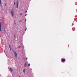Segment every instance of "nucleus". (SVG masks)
I'll return each instance as SVG.
<instances>
[{"label": "nucleus", "mask_w": 77, "mask_h": 77, "mask_svg": "<svg viewBox=\"0 0 77 77\" xmlns=\"http://www.w3.org/2000/svg\"><path fill=\"white\" fill-rule=\"evenodd\" d=\"M11 13L12 14V16L13 17H14V9H12L11 11Z\"/></svg>", "instance_id": "nucleus-1"}, {"label": "nucleus", "mask_w": 77, "mask_h": 77, "mask_svg": "<svg viewBox=\"0 0 77 77\" xmlns=\"http://www.w3.org/2000/svg\"><path fill=\"white\" fill-rule=\"evenodd\" d=\"M19 3V2H18V1L17 0V8H18V4Z\"/></svg>", "instance_id": "nucleus-2"}, {"label": "nucleus", "mask_w": 77, "mask_h": 77, "mask_svg": "<svg viewBox=\"0 0 77 77\" xmlns=\"http://www.w3.org/2000/svg\"><path fill=\"white\" fill-rule=\"evenodd\" d=\"M13 52L15 54V57H17V53L16 52H15V51H13Z\"/></svg>", "instance_id": "nucleus-3"}, {"label": "nucleus", "mask_w": 77, "mask_h": 77, "mask_svg": "<svg viewBox=\"0 0 77 77\" xmlns=\"http://www.w3.org/2000/svg\"><path fill=\"white\" fill-rule=\"evenodd\" d=\"M2 30V23L0 22V31Z\"/></svg>", "instance_id": "nucleus-4"}, {"label": "nucleus", "mask_w": 77, "mask_h": 77, "mask_svg": "<svg viewBox=\"0 0 77 77\" xmlns=\"http://www.w3.org/2000/svg\"><path fill=\"white\" fill-rule=\"evenodd\" d=\"M10 71H11V72H12V71H13V70H12V68H10Z\"/></svg>", "instance_id": "nucleus-5"}, {"label": "nucleus", "mask_w": 77, "mask_h": 77, "mask_svg": "<svg viewBox=\"0 0 77 77\" xmlns=\"http://www.w3.org/2000/svg\"><path fill=\"white\" fill-rule=\"evenodd\" d=\"M23 72H24V73H25L26 72V69H24L23 70Z\"/></svg>", "instance_id": "nucleus-6"}, {"label": "nucleus", "mask_w": 77, "mask_h": 77, "mask_svg": "<svg viewBox=\"0 0 77 77\" xmlns=\"http://www.w3.org/2000/svg\"><path fill=\"white\" fill-rule=\"evenodd\" d=\"M27 66V64H26V63H25V67H26Z\"/></svg>", "instance_id": "nucleus-7"}, {"label": "nucleus", "mask_w": 77, "mask_h": 77, "mask_svg": "<svg viewBox=\"0 0 77 77\" xmlns=\"http://www.w3.org/2000/svg\"><path fill=\"white\" fill-rule=\"evenodd\" d=\"M1 2H2L1 0H0V5L1 6H2V5H1Z\"/></svg>", "instance_id": "nucleus-8"}, {"label": "nucleus", "mask_w": 77, "mask_h": 77, "mask_svg": "<svg viewBox=\"0 0 77 77\" xmlns=\"http://www.w3.org/2000/svg\"><path fill=\"white\" fill-rule=\"evenodd\" d=\"M65 60V59H63V60H61V61H62V62H63V61H64V60Z\"/></svg>", "instance_id": "nucleus-9"}, {"label": "nucleus", "mask_w": 77, "mask_h": 77, "mask_svg": "<svg viewBox=\"0 0 77 77\" xmlns=\"http://www.w3.org/2000/svg\"><path fill=\"white\" fill-rule=\"evenodd\" d=\"M9 48H10V50L11 51V45H9Z\"/></svg>", "instance_id": "nucleus-10"}, {"label": "nucleus", "mask_w": 77, "mask_h": 77, "mask_svg": "<svg viewBox=\"0 0 77 77\" xmlns=\"http://www.w3.org/2000/svg\"><path fill=\"white\" fill-rule=\"evenodd\" d=\"M14 24H16V22H15V21H14Z\"/></svg>", "instance_id": "nucleus-11"}, {"label": "nucleus", "mask_w": 77, "mask_h": 77, "mask_svg": "<svg viewBox=\"0 0 77 77\" xmlns=\"http://www.w3.org/2000/svg\"><path fill=\"white\" fill-rule=\"evenodd\" d=\"M14 5L15 6V5H16V3L15 2H14Z\"/></svg>", "instance_id": "nucleus-12"}, {"label": "nucleus", "mask_w": 77, "mask_h": 77, "mask_svg": "<svg viewBox=\"0 0 77 77\" xmlns=\"http://www.w3.org/2000/svg\"><path fill=\"white\" fill-rule=\"evenodd\" d=\"M20 15H22V13H20Z\"/></svg>", "instance_id": "nucleus-13"}, {"label": "nucleus", "mask_w": 77, "mask_h": 77, "mask_svg": "<svg viewBox=\"0 0 77 77\" xmlns=\"http://www.w3.org/2000/svg\"><path fill=\"white\" fill-rule=\"evenodd\" d=\"M30 64H28V66H30Z\"/></svg>", "instance_id": "nucleus-14"}, {"label": "nucleus", "mask_w": 77, "mask_h": 77, "mask_svg": "<svg viewBox=\"0 0 77 77\" xmlns=\"http://www.w3.org/2000/svg\"><path fill=\"white\" fill-rule=\"evenodd\" d=\"M27 11H25V13H27Z\"/></svg>", "instance_id": "nucleus-15"}, {"label": "nucleus", "mask_w": 77, "mask_h": 77, "mask_svg": "<svg viewBox=\"0 0 77 77\" xmlns=\"http://www.w3.org/2000/svg\"><path fill=\"white\" fill-rule=\"evenodd\" d=\"M26 15H27V14H25V16H26Z\"/></svg>", "instance_id": "nucleus-16"}, {"label": "nucleus", "mask_w": 77, "mask_h": 77, "mask_svg": "<svg viewBox=\"0 0 77 77\" xmlns=\"http://www.w3.org/2000/svg\"><path fill=\"white\" fill-rule=\"evenodd\" d=\"M19 48H21V47L20 46H19Z\"/></svg>", "instance_id": "nucleus-17"}, {"label": "nucleus", "mask_w": 77, "mask_h": 77, "mask_svg": "<svg viewBox=\"0 0 77 77\" xmlns=\"http://www.w3.org/2000/svg\"><path fill=\"white\" fill-rule=\"evenodd\" d=\"M26 20H26V19L25 20V21H26Z\"/></svg>", "instance_id": "nucleus-18"}, {"label": "nucleus", "mask_w": 77, "mask_h": 77, "mask_svg": "<svg viewBox=\"0 0 77 77\" xmlns=\"http://www.w3.org/2000/svg\"><path fill=\"white\" fill-rule=\"evenodd\" d=\"M27 60V58H26V60Z\"/></svg>", "instance_id": "nucleus-19"}, {"label": "nucleus", "mask_w": 77, "mask_h": 77, "mask_svg": "<svg viewBox=\"0 0 77 77\" xmlns=\"http://www.w3.org/2000/svg\"><path fill=\"white\" fill-rule=\"evenodd\" d=\"M26 30H27V28H26V30H25V31H26Z\"/></svg>", "instance_id": "nucleus-20"}, {"label": "nucleus", "mask_w": 77, "mask_h": 77, "mask_svg": "<svg viewBox=\"0 0 77 77\" xmlns=\"http://www.w3.org/2000/svg\"><path fill=\"white\" fill-rule=\"evenodd\" d=\"M21 22V20H20V22Z\"/></svg>", "instance_id": "nucleus-21"}, {"label": "nucleus", "mask_w": 77, "mask_h": 77, "mask_svg": "<svg viewBox=\"0 0 77 77\" xmlns=\"http://www.w3.org/2000/svg\"><path fill=\"white\" fill-rule=\"evenodd\" d=\"M5 5H6V3L5 4Z\"/></svg>", "instance_id": "nucleus-22"}, {"label": "nucleus", "mask_w": 77, "mask_h": 77, "mask_svg": "<svg viewBox=\"0 0 77 77\" xmlns=\"http://www.w3.org/2000/svg\"><path fill=\"white\" fill-rule=\"evenodd\" d=\"M5 32H6V31H5Z\"/></svg>", "instance_id": "nucleus-23"}]
</instances>
